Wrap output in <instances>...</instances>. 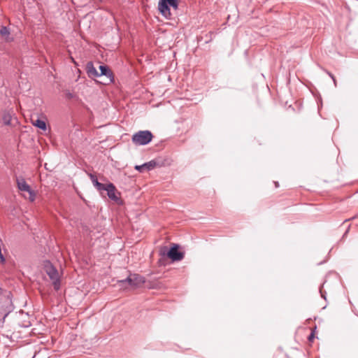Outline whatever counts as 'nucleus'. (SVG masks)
I'll list each match as a JSON object with an SVG mask.
<instances>
[{
	"label": "nucleus",
	"instance_id": "obj_1",
	"mask_svg": "<svg viewBox=\"0 0 358 358\" xmlns=\"http://www.w3.org/2000/svg\"><path fill=\"white\" fill-rule=\"evenodd\" d=\"M44 269L52 281L55 289L58 290L60 287V278L57 270L49 261L45 262Z\"/></svg>",
	"mask_w": 358,
	"mask_h": 358
},
{
	"label": "nucleus",
	"instance_id": "obj_2",
	"mask_svg": "<svg viewBox=\"0 0 358 358\" xmlns=\"http://www.w3.org/2000/svg\"><path fill=\"white\" fill-rule=\"evenodd\" d=\"M145 282L144 278L138 274H130L126 279L119 280L120 286L123 288L136 287Z\"/></svg>",
	"mask_w": 358,
	"mask_h": 358
},
{
	"label": "nucleus",
	"instance_id": "obj_3",
	"mask_svg": "<svg viewBox=\"0 0 358 358\" xmlns=\"http://www.w3.org/2000/svg\"><path fill=\"white\" fill-rule=\"evenodd\" d=\"M152 134L150 131H139L132 136V142L138 145L148 144L152 139Z\"/></svg>",
	"mask_w": 358,
	"mask_h": 358
},
{
	"label": "nucleus",
	"instance_id": "obj_4",
	"mask_svg": "<svg viewBox=\"0 0 358 358\" xmlns=\"http://www.w3.org/2000/svg\"><path fill=\"white\" fill-rule=\"evenodd\" d=\"M16 182L19 190L28 192L30 201H33L35 199V193L27 183L24 178L22 177H18L16 178Z\"/></svg>",
	"mask_w": 358,
	"mask_h": 358
},
{
	"label": "nucleus",
	"instance_id": "obj_5",
	"mask_svg": "<svg viewBox=\"0 0 358 358\" xmlns=\"http://www.w3.org/2000/svg\"><path fill=\"white\" fill-rule=\"evenodd\" d=\"M99 69H100V73H99V77L102 76L106 77V82L104 83V84H109V83H112L114 82L113 73L107 66L101 65L99 66Z\"/></svg>",
	"mask_w": 358,
	"mask_h": 358
},
{
	"label": "nucleus",
	"instance_id": "obj_6",
	"mask_svg": "<svg viewBox=\"0 0 358 358\" xmlns=\"http://www.w3.org/2000/svg\"><path fill=\"white\" fill-rule=\"evenodd\" d=\"M167 256L173 262L180 261L184 257V254L178 251V247L177 245H174L171 248L167 253Z\"/></svg>",
	"mask_w": 358,
	"mask_h": 358
},
{
	"label": "nucleus",
	"instance_id": "obj_7",
	"mask_svg": "<svg viewBox=\"0 0 358 358\" xmlns=\"http://www.w3.org/2000/svg\"><path fill=\"white\" fill-rule=\"evenodd\" d=\"M158 9L161 14L166 18H169L171 11L166 0H160L158 4Z\"/></svg>",
	"mask_w": 358,
	"mask_h": 358
},
{
	"label": "nucleus",
	"instance_id": "obj_8",
	"mask_svg": "<svg viewBox=\"0 0 358 358\" xmlns=\"http://www.w3.org/2000/svg\"><path fill=\"white\" fill-rule=\"evenodd\" d=\"M86 71L88 76L91 78H95L99 77V72L94 66V64L92 62H89L86 64Z\"/></svg>",
	"mask_w": 358,
	"mask_h": 358
},
{
	"label": "nucleus",
	"instance_id": "obj_9",
	"mask_svg": "<svg viewBox=\"0 0 358 358\" xmlns=\"http://www.w3.org/2000/svg\"><path fill=\"white\" fill-rule=\"evenodd\" d=\"M106 191L109 199L115 201H117L118 197L115 194L116 189L115 185L113 183H108L106 185Z\"/></svg>",
	"mask_w": 358,
	"mask_h": 358
},
{
	"label": "nucleus",
	"instance_id": "obj_10",
	"mask_svg": "<svg viewBox=\"0 0 358 358\" xmlns=\"http://www.w3.org/2000/svg\"><path fill=\"white\" fill-rule=\"evenodd\" d=\"M0 35L5 38L6 41H12L10 37V30L7 27L3 26L0 29Z\"/></svg>",
	"mask_w": 358,
	"mask_h": 358
},
{
	"label": "nucleus",
	"instance_id": "obj_11",
	"mask_svg": "<svg viewBox=\"0 0 358 358\" xmlns=\"http://www.w3.org/2000/svg\"><path fill=\"white\" fill-rule=\"evenodd\" d=\"M12 120V114L9 111H6L3 114L2 120L5 125H10Z\"/></svg>",
	"mask_w": 358,
	"mask_h": 358
},
{
	"label": "nucleus",
	"instance_id": "obj_12",
	"mask_svg": "<svg viewBox=\"0 0 358 358\" xmlns=\"http://www.w3.org/2000/svg\"><path fill=\"white\" fill-rule=\"evenodd\" d=\"M32 124H33V125L37 127L38 128H39L43 131L46 130V129H47L45 122L42 120H40V119H37L36 120H32Z\"/></svg>",
	"mask_w": 358,
	"mask_h": 358
},
{
	"label": "nucleus",
	"instance_id": "obj_13",
	"mask_svg": "<svg viewBox=\"0 0 358 358\" xmlns=\"http://www.w3.org/2000/svg\"><path fill=\"white\" fill-rule=\"evenodd\" d=\"M156 164V162L150 161L149 162L143 164V166L145 168L146 170L150 171L153 169L155 167Z\"/></svg>",
	"mask_w": 358,
	"mask_h": 358
},
{
	"label": "nucleus",
	"instance_id": "obj_14",
	"mask_svg": "<svg viewBox=\"0 0 358 358\" xmlns=\"http://www.w3.org/2000/svg\"><path fill=\"white\" fill-rule=\"evenodd\" d=\"M166 1L169 4V6H170L175 9L178 8V0H166Z\"/></svg>",
	"mask_w": 358,
	"mask_h": 358
},
{
	"label": "nucleus",
	"instance_id": "obj_15",
	"mask_svg": "<svg viewBox=\"0 0 358 358\" xmlns=\"http://www.w3.org/2000/svg\"><path fill=\"white\" fill-rule=\"evenodd\" d=\"M135 169L137 171H139L140 172H143L144 170H145V168L143 166V164L136 165L135 166Z\"/></svg>",
	"mask_w": 358,
	"mask_h": 358
},
{
	"label": "nucleus",
	"instance_id": "obj_16",
	"mask_svg": "<svg viewBox=\"0 0 358 358\" xmlns=\"http://www.w3.org/2000/svg\"><path fill=\"white\" fill-rule=\"evenodd\" d=\"M106 185H104V184H102L101 183L100 186H99V187H97V189L100 192L101 191H106Z\"/></svg>",
	"mask_w": 358,
	"mask_h": 358
},
{
	"label": "nucleus",
	"instance_id": "obj_17",
	"mask_svg": "<svg viewBox=\"0 0 358 358\" xmlns=\"http://www.w3.org/2000/svg\"><path fill=\"white\" fill-rule=\"evenodd\" d=\"M90 178L93 185H94L96 183V181H98L96 177L92 173L90 174Z\"/></svg>",
	"mask_w": 358,
	"mask_h": 358
},
{
	"label": "nucleus",
	"instance_id": "obj_18",
	"mask_svg": "<svg viewBox=\"0 0 358 358\" xmlns=\"http://www.w3.org/2000/svg\"><path fill=\"white\" fill-rule=\"evenodd\" d=\"M315 336H314V332H312L310 336H308V340L310 341H312L314 338Z\"/></svg>",
	"mask_w": 358,
	"mask_h": 358
},
{
	"label": "nucleus",
	"instance_id": "obj_19",
	"mask_svg": "<svg viewBox=\"0 0 358 358\" xmlns=\"http://www.w3.org/2000/svg\"><path fill=\"white\" fill-rule=\"evenodd\" d=\"M320 294H321V296H322V298H324V299H326L325 293H323V292H322V289H321V288L320 289Z\"/></svg>",
	"mask_w": 358,
	"mask_h": 358
},
{
	"label": "nucleus",
	"instance_id": "obj_20",
	"mask_svg": "<svg viewBox=\"0 0 358 358\" xmlns=\"http://www.w3.org/2000/svg\"><path fill=\"white\" fill-rule=\"evenodd\" d=\"M101 185V182H99V181H96V183L94 185V186L97 189V187H99V186H100Z\"/></svg>",
	"mask_w": 358,
	"mask_h": 358
},
{
	"label": "nucleus",
	"instance_id": "obj_21",
	"mask_svg": "<svg viewBox=\"0 0 358 358\" xmlns=\"http://www.w3.org/2000/svg\"><path fill=\"white\" fill-rule=\"evenodd\" d=\"M329 76L332 78V79H333V80H334V84L336 85V80H335V78H334V76H333L331 73H329Z\"/></svg>",
	"mask_w": 358,
	"mask_h": 358
},
{
	"label": "nucleus",
	"instance_id": "obj_22",
	"mask_svg": "<svg viewBox=\"0 0 358 358\" xmlns=\"http://www.w3.org/2000/svg\"><path fill=\"white\" fill-rule=\"evenodd\" d=\"M275 187H278V182H275Z\"/></svg>",
	"mask_w": 358,
	"mask_h": 358
}]
</instances>
